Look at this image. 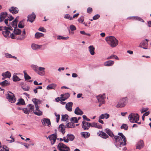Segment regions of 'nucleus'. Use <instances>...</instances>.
Returning a JSON list of instances; mask_svg holds the SVG:
<instances>
[{"mask_svg": "<svg viewBox=\"0 0 151 151\" xmlns=\"http://www.w3.org/2000/svg\"><path fill=\"white\" fill-rule=\"evenodd\" d=\"M119 136H114L115 145L116 147H121V145L124 146L126 145L127 139L125 136L122 133H118Z\"/></svg>", "mask_w": 151, "mask_h": 151, "instance_id": "f257e3e1", "label": "nucleus"}, {"mask_svg": "<svg viewBox=\"0 0 151 151\" xmlns=\"http://www.w3.org/2000/svg\"><path fill=\"white\" fill-rule=\"evenodd\" d=\"M105 40L107 43L113 47H115L118 44V40L113 36L107 37L106 38Z\"/></svg>", "mask_w": 151, "mask_h": 151, "instance_id": "f03ea898", "label": "nucleus"}, {"mask_svg": "<svg viewBox=\"0 0 151 151\" xmlns=\"http://www.w3.org/2000/svg\"><path fill=\"white\" fill-rule=\"evenodd\" d=\"M129 120L132 123L137 122L139 119V116L137 114L131 113L128 116Z\"/></svg>", "mask_w": 151, "mask_h": 151, "instance_id": "7ed1b4c3", "label": "nucleus"}, {"mask_svg": "<svg viewBox=\"0 0 151 151\" xmlns=\"http://www.w3.org/2000/svg\"><path fill=\"white\" fill-rule=\"evenodd\" d=\"M127 102V97L123 98L120 99L116 107L117 108H122L124 107Z\"/></svg>", "mask_w": 151, "mask_h": 151, "instance_id": "20e7f679", "label": "nucleus"}, {"mask_svg": "<svg viewBox=\"0 0 151 151\" xmlns=\"http://www.w3.org/2000/svg\"><path fill=\"white\" fill-rule=\"evenodd\" d=\"M33 70L36 71L40 75H43L44 74L45 68L41 67H39L36 65H34L33 66Z\"/></svg>", "mask_w": 151, "mask_h": 151, "instance_id": "39448f33", "label": "nucleus"}, {"mask_svg": "<svg viewBox=\"0 0 151 151\" xmlns=\"http://www.w3.org/2000/svg\"><path fill=\"white\" fill-rule=\"evenodd\" d=\"M9 101L11 103H14L16 101V98L13 93L9 92L6 96Z\"/></svg>", "mask_w": 151, "mask_h": 151, "instance_id": "423d86ee", "label": "nucleus"}, {"mask_svg": "<svg viewBox=\"0 0 151 151\" xmlns=\"http://www.w3.org/2000/svg\"><path fill=\"white\" fill-rule=\"evenodd\" d=\"M57 147L60 151H70L69 148L62 143H59Z\"/></svg>", "mask_w": 151, "mask_h": 151, "instance_id": "0eeeda50", "label": "nucleus"}, {"mask_svg": "<svg viewBox=\"0 0 151 151\" xmlns=\"http://www.w3.org/2000/svg\"><path fill=\"white\" fill-rule=\"evenodd\" d=\"M75 138L74 136L71 134H67L66 137H63V140L65 142H68L69 140L73 141Z\"/></svg>", "mask_w": 151, "mask_h": 151, "instance_id": "6e6552de", "label": "nucleus"}, {"mask_svg": "<svg viewBox=\"0 0 151 151\" xmlns=\"http://www.w3.org/2000/svg\"><path fill=\"white\" fill-rule=\"evenodd\" d=\"M96 98L99 102H102V103H105V99L106 98L105 94L104 93L103 95H100L97 96Z\"/></svg>", "mask_w": 151, "mask_h": 151, "instance_id": "1a4fd4ad", "label": "nucleus"}, {"mask_svg": "<svg viewBox=\"0 0 151 151\" xmlns=\"http://www.w3.org/2000/svg\"><path fill=\"white\" fill-rule=\"evenodd\" d=\"M52 145H53L57 139V136L55 134L50 135L48 137Z\"/></svg>", "mask_w": 151, "mask_h": 151, "instance_id": "9d476101", "label": "nucleus"}, {"mask_svg": "<svg viewBox=\"0 0 151 151\" xmlns=\"http://www.w3.org/2000/svg\"><path fill=\"white\" fill-rule=\"evenodd\" d=\"M91 125V123L83 121L82 122V127L84 130H88Z\"/></svg>", "mask_w": 151, "mask_h": 151, "instance_id": "9b49d317", "label": "nucleus"}, {"mask_svg": "<svg viewBox=\"0 0 151 151\" xmlns=\"http://www.w3.org/2000/svg\"><path fill=\"white\" fill-rule=\"evenodd\" d=\"M41 122L42 125L45 126L47 124L49 127L51 125V123L50 120L47 118H44L42 119Z\"/></svg>", "mask_w": 151, "mask_h": 151, "instance_id": "f8f14e48", "label": "nucleus"}, {"mask_svg": "<svg viewBox=\"0 0 151 151\" xmlns=\"http://www.w3.org/2000/svg\"><path fill=\"white\" fill-rule=\"evenodd\" d=\"M65 128L66 127L64 125L62 124L58 127V130L59 132H61L63 134H64L65 132Z\"/></svg>", "mask_w": 151, "mask_h": 151, "instance_id": "ddd939ff", "label": "nucleus"}, {"mask_svg": "<svg viewBox=\"0 0 151 151\" xmlns=\"http://www.w3.org/2000/svg\"><path fill=\"white\" fill-rule=\"evenodd\" d=\"M148 40L146 39L145 40H143L140 44V47H142L144 49H147V47L148 45Z\"/></svg>", "mask_w": 151, "mask_h": 151, "instance_id": "4468645a", "label": "nucleus"}, {"mask_svg": "<svg viewBox=\"0 0 151 151\" xmlns=\"http://www.w3.org/2000/svg\"><path fill=\"white\" fill-rule=\"evenodd\" d=\"M27 18V20L32 23L34 22L36 18L35 14L32 12L31 14L28 16Z\"/></svg>", "mask_w": 151, "mask_h": 151, "instance_id": "2eb2a0df", "label": "nucleus"}, {"mask_svg": "<svg viewBox=\"0 0 151 151\" xmlns=\"http://www.w3.org/2000/svg\"><path fill=\"white\" fill-rule=\"evenodd\" d=\"M35 106L36 111H34L33 112L35 114L39 116L42 115V112L40 110L38 106H37L36 104V105H35Z\"/></svg>", "mask_w": 151, "mask_h": 151, "instance_id": "dca6fc26", "label": "nucleus"}, {"mask_svg": "<svg viewBox=\"0 0 151 151\" xmlns=\"http://www.w3.org/2000/svg\"><path fill=\"white\" fill-rule=\"evenodd\" d=\"M70 94L68 93H66L64 94H62L61 95L60 99L62 101H64L67 99L70 96Z\"/></svg>", "mask_w": 151, "mask_h": 151, "instance_id": "f3484780", "label": "nucleus"}, {"mask_svg": "<svg viewBox=\"0 0 151 151\" xmlns=\"http://www.w3.org/2000/svg\"><path fill=\"white\" fill-rule=\"evenodd\" d=\"M144 146V143L143 140H140L139 142L136 145V148L140 149L143 147Z\"/></svg>", "mask_w": 151, "mask_h": 151, "instance_id": "a211bd4d", "label": "nucleus"}, {"mask_svg": "<svg viewBox=\"0 0 151 151\" xmlns=\"http://www.w3.org/2000/svg\"><path fill=\"white\" fill-rule=\"evenodd\" d=\"M73 103L71 102L67 103L65 106L66 109L69 111H71L72 110V107L73 106Z\"/></svg>", "mask_w": 151, "mask_h": 151, "instance_id": "6ab92c4d", "label": "nucleus"}, {"mask_svg": "<svg viewBox=\"0 0 151 151\" xmlns=\"http://www.w3.org/2000/svg\"><path fill=\"white\" fill-rule=\"evenodd\" d=\"M7 16V13L6 12L1 13L0 17V22H2Z\"/></svg>", "mask_w": 151, "mask_h": 151, "instance_id": "aec40b11", "label": "nucleus"}, {"mask_svg": "<svg viewBox=\"0 0 151 151\" xmlns=\"http://www.w3.org/2000/svg\"><path fill=\"white\" fill-rule=\"evenodd\" d=\"M99 135L104 139H106L109 137L104 132L102 131H99Z\"/></svg>", "mask_w": 151, "mask_h": 151, "instance_id": "412c9836", "label": "nucleus"}, {"mask_svg": "<svg viewBox=\"0 0 151 151\" xmlns=\"http://www.w3.org/2000/svg\"><path fill=\"white\" fill-rule=\"evenodd\" d=\"M75 114L78 115H82L83 113L81 109H80L79 107H78L76 108L74 111Z\"/></svg>", "mask_w": 151, "mask_h": 151, "instance_id": "4be33fe9", "label": "nucleus"}, {"mask_svg": "<svg viewBox=\"0 0 151 151\" xmlns=\"http://www.w3.org/2000/svg\"><path fill=\"white\" fill-rule=\"evenodd\" d=\"M9 10L10 12L14 14H16L19 11L18 9L15 7H11L10 9H9Z\"/></svg>", "mask_w": 151, "mask_h": 151, "instance_id": "5701e85b", "label": "nucleus"}, {"mask_svg": "<svg viewBox=\"0 0 151 151\" xmlns=\"http://www.w3.org/2000/svg\"><path fill=\"white\" fill-rule=\"evenodd\" d=\"M114 62V61L112 60H108L106 61L104 63L105 66H111L113 65Z\"/></svg>", "mask_w": 151, "mask_h": 151, "instance_id": "b1692460", "label": "nucleus"}, {"mask_svg": "<svg viewBox=\"0 0 151 151\" xmlns=\"http://www.w3.org/2000/svg\"><path fill=\"white\" fill-rule=\"evenodd\" d=\"M88 49L91 54L92 55H93L95 53L94 47L93 45H90L88 47Z\"/></svg>", "mask_w": 151, "mask_h": 151, "instance_id": "393cba45", "label": "nucleus"}, {"mask_svg": "<svg viewBox=\"0 0 151 151\" xmlns=\"http://www.w3.org/2000/svg\"><path fill=\"white\" fill-rule=\"evenodd\" d=\"M75 127L74 124L72 122L68 123L65 125V127L67 128H72Z\"/></svg>", "mask_w": 151, "mask_h": 151, "instance_id": "a878e982", "label": "nucleus"}, {"mask_svg": "<svg viewBox=\"0 0 151 151\" xmlns=\"http://www.w3.org/2000/svg\"><path fill=\"white\" fill-rule=\"evenodd\" d=\"M4 31L2 32L3 35L5 37H7L9 35L10 32L9 30H8L6 29H5L4 27Z\"/></svg>", "mask_w": 151, "mask_h": 151, "instance_id": "bb28decb", "label": "nucleus"}, {"mask_svg": "<svg viewBox=\"0 0 151 151\" xmlns=\"http://www.w3.org/2000/svg\"><path fill=\"white\" fill-rule=\"evenodd\" d=\"M105 131L109 136L111 137H114V135L113 133L110 129L106 128L105 130ZM113 138L114 139V138Z\"/></svg>", "mask_w": 151, "mask_h": 151, "instance_id": "cd10ccee", "label": "nucleus"}, {"mask_svg": "<svg viewBox=\"0 0 151 151\" xmlns=\"http://www.w3.org/2000/svg\"><path fill=\"white\" fill-rule=\"evenodd\" d=\"M32 101L34 103L35 105H37L38 106V104H40L41 102V100L36 98L33 99L32 100Z\"/></svg>", "mask_w": 151, "mask_h": 151, "instance_id": "c85d7f7f", "label": "nucleus"}, {"mask_svg": "<svg viewBox=\"0 0 151 151\" xmlns=\"http://www.w3.org/2000/svg\"><path fill=\"white\" fill-rule=\"evenodd\" d=\"M42 46V45H39L35 44H32L31 45V47L32 49L35 50L41 48Z\"/></svg>", "mask_w": 151, "mask_h": 151, "instance_id": "c756f323", "label": "nucleus"}, {"mask_svg": "<svg viewBox=\"0 0 151 151\" xmlns=\"http://www.w3.org/2000/svg\"><path fill=\"white\" fill-rule=\"evenodd\" d=\"M2 76L3 77L9 78L11 76V74L9 72L7 71L5 73H3Z\"/></svg>", "mask_w": 151, "mask_h": 151, "instance_id": "7c9ffc66", "label": "nucleus"}, {"mask_svg": "<svg viewBox=\"0 0 151 151\" xmlns=\"http://www.w3.org/2000/svg\"><path fill=\"white\" fill-rule=\"evenodd\" d=\"M81 134L85 138H88L90 136V133L87 132H82L81 133Z\"/></svg>", "mask_w": 151, "mask_h": 151, "instance_id": "2f4dec72", "label": "nucleus"}, {"mask_svg": "<svg viewBox=\"0 0 151 151\" xmlns=\"http://www.w3.org/2000/svg\"><path fill=\"white\" fill-rule=\"evenodd\" d=\"M9 83L6 80L0 82V85L3 86H6L9 84Z\"/></svg>", "mask_w": 151, "mask_h": 151, "instance_id": "473e14b6", "label": "nucleus"}, {"mask_svg": "<svg viewBox=\"0 0 151 151\" xmlns=\"http://www.w3.org/2000/svg\"><path fill=\"white\" fill-rule=\"evenodd\" d=\"M18 102L16 104L17 105H23L25 104L24 101L22 99H19L18 100Z\"/></svg>", "mask_w": 151, "mask_h": 151, "instance_id": "72a5a7b5", "label": "nucleus"}, {"mask_svg": "<svg viewBox=\"0 0 151 151\" xmlns=\"http://www.w3.org/2000/svg\"><path fill=\"white\" fill-rule=\"evenodd\" d=\"M68 117L69 116L67 114L62 115L61 120L62 121H66L68 120Z\"/></svg>", "mask_w": 151, "mask_h": 151, "instance_id": "f704fd0d", "label": "nucleus"}, {"mask_svg": "<svg viewBox=\"0 0 151 151\" xmlns=\"http://www.w3.org/2000/svg\"><path fill=\"white\" fill-rule=\"evenodd\" d=\"M24 20L21 21L19 23L18 25V27L20 28H23L24 27Z\"/></svg>", "mask_w": 151, "mask_h": 151, "instance_id": "c9c22d12", "label": "nucleus"}, {"mask_svg": "<svg viewBox=\"0 0 151 151\" xmlns=\"http://www.w3.org/2000/svg\"><path fill=\"white\" fill-rule=\"evenodd\" d=\"M17 19H15L12 23V25L14 28H17Z\"/></svg>", "mask_w": 151, "mask_h": 151, "instance_id": "e433bc0d", "label": "nucleus"}, {"mask_svg": "<svg viewBox=\"0 0 151 151\" xmlns=\"http://www.w3.org/2000/svg\"><path fill=\"white\" fill-rule=\"evenodd\" d=\"M9 148L6 145L0 147V151H9Z\"/></svg>", "mask_w": 151, "mask_h": 151, "instance_id": "4c0bfd02", "label": "nucleus"}, {"mask_svg": "<svg viewBox=\"0 0 151 151\" xmlns=\"http://www.w3.org/2000/svg\"><path fill=\"white\" fill-rule=\"evenodd\" d=\"M23 73L24 75V78L25 80H27L31 79V77L28 75L26 70H24Z\"/></svg>", "mask_w": 151, "mask_h": 151, "instance_id": "58836bf2", "label": "nucleus"}, {"mask_svg": "<svg viewBox=\"0 0 151 151\" xmlns=\"http://www.w3.org/2000/svg\"><path fill=\"white\" fill-rule=\"evenodd\" d=\"M14 32L15 35H19L21 34V30L19 29L14 28Z\"/></svg>", "mask_w": 151, "mask_h": 151, "instance_id": "ea45409f", "label": "nucleus"}, {"mask_svg": "<svg viewBox=\"0 0 151 151\" xmlns=\"http://www.w3.org/2000/svg\"><path fill=\"white\" fill-rule=\"evenodd\" d=\"M113 58H114L115 59L117 60H119V58H118V57L117 56L115 55L114 54H112V55H111V56H110L107 57V59L109 60V59H113Z\"/></svg>", "mask_w": 151, "mask_h": 151, "instance_id": "a19ab883", "label": "nucleus"}, {"mask_svg": "<svg viewBox=\"0 0 151 151\" xmlns=\"http://www.w3.org/2000/svg\"><path fill=\"white\" fill-rule=\"evenodd\" d=\"M13 80L15 82L18 81L20 80V79L16 74H14L13 76Z\"/></svg>", "mask_w": 151, "mask_h": 151, "instance_id": "79ce46f5", "label": "nucleus"}, {"mask_svg": "<svg viewBox=\"0 0 151 151\" xmlns=\"http://www.w3.org/2000/svg\"><path fill=\"white\" fill-rule=\"evenodd\" d=\"M109 117V114H101L100 117L101 119H104V118H105L106 119L108 118Z\"/></svg>", "mask_w": 151, "mask_h": 151, "instance_id": "37998d69", "label": "nucleus"}, {"mask_svg": "<svg viewBox=\"0 0 151 151\" xmlns=\"http://www.w3.org/2000/svg\"><path fill=\"white\" fill-rule=\"evenodd\" d=\"M44 34L40 32H37L35 35V37L36 38L38 39L40 37L43 36Z\"/></svg>", "mask_w": 151, "mask_h": 151, "instance_id": "c03bdc74", "label": "nucleus"}, {"mask_svg": "<svg viewBox=\"0 0 151 151\" xmlns=\"http://www.w3.org/2000/svg\"><path fill=\"white\" fill-rule=\"evenodd\" d=\"M25 34H26L25 31V30L24 29L23 31L22 34L21 36L19 38V40H22L24 39V38H25Z\"/></svg>", "mask_w": 151, "mask_h": 151, "instance_id": "a18cd8bd", "label": "nucleus"}, {"mask_svg": "<svg viewBox=\"0 0 151 151\" xmlns=\"http://www.w3.org/2000/svg\"><path fill=\"white\" fill-rule=\"evenodd\" d=\"M55 86L53 84L49 85L47 87V89H55Z\"/></svg>", "mask_w": 151, "mask_h": 151, "instance_id": "49530a36", "label": "nucleus"}, {"mask_svg": "<svg viewBox=\"0 0 151 151\" xmlns=\"http://www.w3.org/2000/svg\"><path fill=\"white\" fill-rule=\"evenodd\" d=\"M132 18H133L134 19L139 20V21H140L141 22H144V20L140 18V17H132Z\"/></svg>", "mask_w": 151, "mask_h": 151, "instance_id": "de8ad7c7", "label": "nucleus"}, {"mask_svg": "<svg viewBox=\"0 0 151 151\" xmlns=\"http://www.w3.org/2000/svg\"><path fill=\"white\" fill-rule=\"evenodd\" d=\"M69 38V37L68 36H67V37H64L63 36H58L57 39H62V40H67Z\"/></svg>", "mask_w": 151, "mask_h": 151, "instance_id": "09e8293b", "label": "nucleus"}, {"mask_svg": "<svg viewBox=\"0 0 151 151\" xmlns=\"http://www.w3.org/2000/svg\"><path fill=\"white\" fill-rule=\"evenodd\" d=\"M34 106L33 105L29 104L28 105V108L30 110V111L34 110Z\"/></svg>", "mask_w": 151, "mask_h": 151, "instance_id": "8fccbe9b", "label": "nucleus"}, {"mask_svg": "<svg viewBox=\"0 0 151 151\" xmlns=\"http://www.w3.org/2000/svg\"><path fill=\"white\" fill-rule=\"evenodd\" d=\"M23 110L24 113L27 114H29L30 112V110L28 109V108H24L23 109Z\"/></svg>", "mask_w": 151, "mask_h": 151, "instance_id": "3c124183", "label": "nucleus"}, {"mask_svg": "<svg viewBox=\"0 0 151 151\" xmlns=\"http://www.w3.org/2000/svg\"><path fill=\"white\" fill-rule=\"evenodd\" d=\"M121 128L124 129L125 130H127L128 129V126L126 124H123L121 127Z\"/></svg>", "mask_w": 151, "mask_h": 151, "instance_id": "603ef678", "label": "nucleus"}, {"mask_svg": "<svg viewBox=\"0 0 151 151\" xmlns=\"http://www.w3.org/2000/svg\"><path fill=\"white\" fill-rule=\"evenodd\" d=\"M64 18L65 19H67L69 20H71L73 19V18L72 17H70V15L69 14H65L64 16Z\"/></svg>", "mask_w": 151, "mask_h": 151, "instance_id": "864d4df0", "label": "nucleus"}, {"mask_svg": "<svg viewBox=\"0 0 151 151\" xmlns=\"http://www.w3.org/2000/svg\"><path fill=\"white\" fill-rule=\"evenodd\" d=\"M70 28L72 31L75 30L76 29V27L73 24L70 26Z\"/></svg>", "mask_w": 151, "mask_h": 151, "instance_id": "5fc2aeb1", "label": "nucleus"}, {"mask_svg": "<svg viewBox=\"0 0 151 151\" xmlns=\"http://www.w3.org/2000/svg\"><path fill=\"white\" fill-rule=\"evenodd\" d=\"M93 11L92 8L91 7H89L87 8V12L91 14Z\"/></svg>", "mask_w": 151, "mask_h": 151, "instance_id": "6e6d98bb", "label": "nucleus"}, {"mask_svg": "<svg viewBox=\"0 0 151 151\" xmlns=\"http://www.w3.org/2000/svg\"><path fill=\"white\" fill-rule=\"evenodd\" d=\"M80 33L82 35H86L89 36H91V35L89 33H85L84 31H80Z\"/></svg>", "mask_w": 151, "mask_h": 151, "instance_id": "4d7b16f0", "label": "nucleus"}, {"mask_svg": "<svg viewBox=\"0 0 151 151\" xmlns=\"http://www.w3.org/2000/svg\"><path fill=\"white\" fill-rule=\"evenodd\" d=\"M84 20V19L83 18V17H81L79 18L78 19V21L79 22L82 23L83 22Z\"/></svg>", "mask_w": 151, "mask_h": 151, "instance_id": "13d9d810", "label": "nucleus"}, {"mask_svg": "<svg viewBox=\"0 0 151 151\" xmlns=\"http://www.w3.org/2000/svg\"><path fill=\"white\" fill-rule=\"evenodd\" d=\"M100 17V16L99 14H97L93 17V20L97 19H99V18Z\"/></svg>", "mask_w": 151, "mask_h": 151, "instance_id": "bf43d9fd", "label": "nucleus"}, {"mask_svg": "<svg viewBox=\"0 0 151 151\" xmlns=\"http://www.w3.org/2000/svg\"><path fill=\"white\" fill-rule=\"evenodd\" d=\"M59 101H60L59 102L60 103L63 105L65 104L66 103V102L62 101H60V98L59 97H57V102Z\"/></svg>", "mask_w": 151, "mask_h": 151, "instance_id": "052dcab7", "label": "nucleus"}, {"mask_svg": "<svg viewBox=\"0 0 151 151\" xmlns=\"http://www.w3.org/2000/svg\"><path fill=\"white\" fill-rule=\"evenodd\" d=\"M81 119V117H79L78 119L76 117H72V120H73V119H75L76 120V123H78V120Z\"/></svg>", "mask_w": 151, "mask_h": 151, "instance_id": "680f3d73", "label": "nucleus"}, {"mask_svg": "<svg viewBox=\"0 0 151 151\" xmlns=\"http://www.w3.org/2000/svg\"><path fill=\"white\" fill-rule=\"evenodd\" d=\"M5 56L7 58H11L12 55L10 54L6 53L5 54Z\"/></svg>", "mask_w": 151, "mask_h": 151, "instance_id": "e2e57ef3", "label": "nucleus"}, {"mask_svg": "<svg viewBox=\"0 0 151 151\" xmlns=\"http://www.w3.org/2000/svg\"><path fill=\"white\" fill-rule=\"evenodd\" d=\"M10 137L12 139V140H8L7 139H6V140L7 141H8L9 142H10V143H12V142H13L14 141V138H13V137H12V136H11Z\"/></svg>", "mask_w": 151, "mask_h": 151, "instance_id": "0e129e2a", "label": "nucleus"}, {"mask_svg": "<svg viewBox=\"0 0 151 151\" xmlns=\"http://www.w3.org/2000/svg\"><path fill=\"white\" fill-rule=\"evenodd\" d=\"M40 31L43 32H45V29L43 27H40L38 29Z\"/></svg>", "mask_w": 151, "mask_h": 151, "instance_id": "69168bd1", "label": "nucleus"}, {"mask_svg": "<svg viewBox=\"0 0 151 151\" xmlns=\"http://www.w3.org/2000/svg\"><path fill=\"white\" fill-rule=\"evenodd\" d=\"M95 127H96L99 129H101L102 128V126L101 124H99L97 123Z\"/></svg>", "mask_w": 151, "mask_h": 151, "instance_id": "338daca9", "label": "nucleus"}, {"mask_svg": "<svg viewBox=\"0 0 151 151\" xmlns=\"http://www.w3.org/2000/svg\"><path fill=\"white\" fill-rule=\"evenodd\" d=\"M83 117L84 120H86L87 121H90V119L87 118L86 115H84L83 116Z\"/></svg>", "mask_w": 151, "mask_h": 151, "instance_id": "774afa93", "label": "nucleus"}]
</instances>
